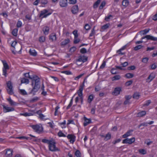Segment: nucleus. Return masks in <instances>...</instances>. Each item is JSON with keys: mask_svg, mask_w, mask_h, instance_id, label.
<instances>
[{"mask_svg": "<svg viewBox=\"0 0 157 157\" xmlns=\"http://www.w3.org/2000/svg\"><path fill=\"white\" fill-rule=\"evenodd\" d=\"M24 75L25 77L28 78L32 80L31 85L33 88L29 92V94H32L33 95H35L36 93L38 91L40 88V78L36 75H33L32 76H30L29 75V73H25Z\"/></svg>", "mask_w": 157, "mask_h": 157, "instance_id": "obj_1", "label": "nucleus"}, {"mask_svg": "<svg viewBox=\"0 0 157 157\" xmlns=\"http://www.w3.org/2000/svg\"><path fill=\"white\" fill-rule=\"evenodd\" d=\"M56 143L52 141L48 145L49 150L52 151H59V149L56 147Z\"/></svg>", "mask_w": 157, "mask_h": 157, "instance_id": "obj_2", "label": "nucleus"}, {"mask_svg": "<svg viewBox=\"0 0 157 157\" xmlns=\"http://www.w3.org/2000/svg\"><path fill=\"white\" fill-rule=\"evenodd\" d=\"M31 127L35 132L38 133H41L43 130V127L38 124L32 125Z\"/></svg>", "mask_w": 157, "mask_h": 157, "instance_id": "obj_3", "label": "nucleus"}, {"mask_svg": "<svg viewBox=\"0 0 157 157\" xmlns=\"http://www.w3.org/2000/svg\"><path fill=\"white\" fill-rule=\"evenodd\" d=\"M48 11L46 9L43 10L40 12V13L39 15V17H41L42 18H46L48 16L51 14V13H48Z\"/></svg>", "mask_w": 157, "mask_h": 157, "instance_id": "obj_4", "label": "nucleus"}, {"mask_svg": "<svg viewBox=\"0 0 157 157\" xmlns=\"http://www.w3.org/2000/svg\"><path fill=\"white\" fill-rule=\"evenodd\" d=\"M145 38H146L147 40H150L154 41H157V37L150 35H147L144 36H143L141 38V40H142Z\"/></svg>", "mask_w": 157, "mask_h": 157, "instance_id": "obj_5", "label": "nucleus"}, {"mask_svg": "<svg viewBox=\"0 0 157 157\" xmlns=\"http://www.w3.org/2000/svg\"><path fill=\"white\" fill-rule=\"evenodd\" d=\"M135 137H132L130 139L126 138L123 140L122 143L123 144H131L135 141Z\"/></svg>", "mask_w": 157, "mask_h": 157, "instance_id": "obj_6", "label": "nucleus"}, {"mask_svg": "<svg viewBox=\"0 0 157 157\" xmlns=\"http://www.w3.org/2000/svg\"><path fill=\"white\" fill-rule=\"evenodd\" d=\"M85 80L84 82H83L82 84L80 86L79 89L78 91V96L79 97L82 96V91L83 89V87L84 86V83Z\"/></svg>", "mask_w": 157, "mask_h": 157, "instance_id": "obj_7", "label": "nucleus"}, {"mask_svg": "<svg viewBox=\"0 0 157 157\" xmlns=\"http://www.w3.org/2000/svg\"><path fill=\"white\" fill-rule=\"evenodd\" d=\"M67 138L70 140V142L71 143H73L75 140V136L73 134H69L67 136Z\"/></svg>", "mask_w": 157, "mask_h": 157, "instance_id": "obj_8", "label": "nucleus"}, {"mask_svg": "<svg viewBox=\"0 0 157 157\" xmlns=\"http://www.w3.org/2000/svg\"><path fill=\"white\" fill-rule=\"evenodd\" d=\"M121 88L120 87H117L115 88L114 91L112 93V94L116 96L120 94Z\"/></svg>", "mask_w": 157, "mask_h": 157, "instance_id": "obj_9", "label": "nucleus"}, {"mask_svg": "<svg viewBox=\"0 0 157 157\" xmlns=\"http://www.w3.org/2000/svg\"><path fill=\"white\" fill-rule=\"evenodd\" d=\"M3 112L4 113H6L10 111H13L14 110V109L12 107H6L5 105H3Z\"/></svg>", "mask_w": 157, "mask_h": 157, "instance_id": "obj_10", "label": "nucleus"}, {"mask_svg": "<svg viewBox=\"0 0 157 157\" xmlns=\"http://www.w3.org/2000/svg\"><path fill=\"white\" fill-rule=\"evenodd\" d=\"M49 40H51L52 42L55 41L57 39L56 34L54 33L50 34L49 36Z\"/></svg>", "mask_w": 157, "mask_h": 157, "instance_id": "obj_11", "label": "nucleus"}, {"mask_svg": "<svg viewBox=\"0 0 157 157\" xmlns=\"http://www.w3.org/2000/svg\"><path fill=\"white\" fill-rule=\"evenodd\" d=\"M59 4L61 7H65L67 6V0H60Z\"/></svg>", "mask_w": 157, "mask_h": 157, "instance_id": "obj_12", "label": "nucleus"}, {"mask_svg": "<svg viewBox=\"0 0 157 157\" xmlns=\"http://www.w3.org/2000/svg\"><path fill=\"white\" fill-rule=\"evenodd\" d=\"M88 58L84 56H79L78 59L77 60V61H82L84 63L87 60Z\"/></svg>", "mask_w": 157, "mask_h": 157, "instance_id": "obj_13", "label": "nucleus"}, {"mask_svg": "<svg viewBox=\"0 0 157 157\" xmlns=\"http://www.w3.org/2000/svg\"><path fill=\"white\" fill-rule=\"evenodd\" d=\"M155 77V75L153 73H151L146 79V82H150L152 81Z\"/></svg>", "mask_w": 157, "mask_h": 157, "instance_id": "obj_14", "label": "nucleus"}, {"mask_svg": "<svg viewBox=\"0 0 157 157\" xmlns=\"http://www.w3.org/2000/svg\"><path fill=\"white\" fill-rule=\"evenodd\" d=\"M78 6L77 5H75L72 7L71 11L73 13L75 14L78 12Z\"/></svg>", "mask_w": 157, "mask_h": 157, "instance_id": "obj_15", "label": "nucleus"}, {"mask_svg": "<svg viewBox=\"0 0 157 157\" xmlns=\"http://www.w3.org/2000/svg\"><path fill=\"white\" fill-rule=\"evenodd\" d=\"M84 120V126H86L89 124L91 122V120L90 119H87L86 117L84 116L83 117Z\"/></svg>", "mask_w": 157, "mask_h": 157, "instance_id": "obj_16", "label": "nucleus"}, {"mask_svg": "<svg viewBox=\"0 0 157 157\" xmlns=\"http://www.w3.org/2000/svg\"><path fill=\"white\" fill-rule=\"evenodd\" d=\"M70 42V40L68 38L64 40L63 41L60 43L61 46L62 47H64Z\"/></svg>", "mask_w": 157, "mask_h": 157, "instance_id": "obj_17", "label": "nucleus"}, {"mask_svg": "<svg viewBox=\"0 0 157 157\" xmlns=\"http://www.w3.org/2000/svg\"><path fill=\"white\" fill-rule=\"evenodd\" d=\"M133 130H130L128 131H127L126 133L124 134L122 136V137L123 138H126L128 136H130L131 135V133L133 132Z\"/></svg>", "mask_w": 157, "mask_h": 157, "instance_id": "obj_18", "label": "nucleus"}, {"mask_svg": "<svg viewBox=\"0 0 157 157\" xmlns=\"http://www.w3.org/2000/svg\"><path fill=\"white\" fill-rule=\"evenodd\" d=\"M13 151L12 150L8 149L7 150L6 155L7 157H11L12 155Z\"/></svg>", "mask_w": 157, "mask_h": 157, "instance_id": "obj_19", "label": "nucleus"}, {"mask_svg": "<svg viewBox=\"0 0 157 157\" xmlns=\"http://www.w3.org/2000/svg\"><path fill=\"white\" fill-rule=\"evenodd\" d=\"M100 136L101 137H104L105 138L104 139V140H107L110 139L111 137V135L109 133H108L105 136L101 135H100Z\"/></svg>", "mask_w": 157, "mask_h": 157, "instance_id": "obj_20", "label": "nucleus"}, {"mask_svg": "<svg viewBox=\"0 0 157 157\" xmlns=\"http://www.w3.org/2000/svg\"><path fill=\"white\" fill-rule=\"evenodd\" d=\"M49 31V28L48 26H46L43 29V31L44 32V34L45 35H47Z\"/></svg>", "mask_w": 157, "mask_h": 157, "instance_id": "obj_21", "label": "nucleus"}, {"mask_svg": "<svg viewBox=\"0 0 157 157\" xmlns=\"http://www.w3.org/2000/svg\"><path fill=\"white\" fill-rule=\"evenodd\" d=\"M146 114V112L145 111H142L137 113V117H142Z\"/></svg>", "mask_w": 157, "mask_h": 157, "instance_id": "obj_22", "label": "nucleus"}, {"mask_svg": "<svg viewBox=\"0 0 157 157\" xmlns=\"http://www.w3.org/2000/svg\"><path fill=\"white\" fill-rule=\"evenodd\" d=\"M110 25V24L109 23H107L101 26V29L102 30H101V29L100 30V31H102L103 30H105L108 29L109 26Z\"/></svg>", "mask_w": 157, "mask_h": 157, "instance_id": "obj_23", "label": "nucleus"}, {"mask_svg": "<svg viewBox=\"0 0 157 157\" xmlns=\"http://www.w3.org/2000/svg\"><path fill=\"white\" fill-rule=\"evenodd\" d=\"M149 29H145L144 30L140 31V33L141 35H145L149 32Z\"/></svg>", "mask_w": 157, "mask_h": 157, "instance_id": "obj_24", "label": "nucleus"}, {"mask_svg": "<svg viewBox=\"0 0 157 157\" xmlns=\"http://www.w3.org/2000/svg\"><path fill=\"white\" fill-rule=\"evenodd\" d=\"M134 76L133 74L131 73H127L125 74L124 77L127 78H132Z\"/></svg>", "mask_w": 157, "mask_h": 157, "instance_id": "obj_25", "label": "nucleus"}, {"mask_svg": "<svg viewBox=\"0 0 157 157\" xmlns=\"http://www.w3.org/2000/svg\"><path fill=\"white\" fill-rule=\"evenodd\" d=\"M97 130V126H95L90 131L91 134L92 135H94L96 134V132Z\"/></svg>", "mask_w": 157, "mask_h": 157, "instance_id": "obj_26", "label": "nucleus"}, {"mask_svg": "<svg viewBox=\"0 0 157 157\" xmlns=\"http://www.w3.org/2000/svg\"><path fill=\"white\" fill-rule=\"evenodd\" d=\"M29 52L30 55L33 56H36L37 54L35 50L34 49H30L29 51Z\"/></svg>", "mask_w": 157, "mask_h": 157, "instance_id": "obj_27", "label": "nucleus"}, {"mask_svg": "<svg viewBox=\"0 0 157 157\" xmlns=\"http://www.w3.org/2000/svg\"><path fill=\"white\" fill-rule=\"evenodd\" d=\"M21 83H25L27 84L29 83V81L28 79L23 78H21Z\"/></svg>", "mask_w": 157, "mask_h": 157, "instance_id": "obj_28", "label": "nucleus"}, {"mask_svg": "<svg viewBox=\"0 0 157 157\" xmlns=\"http://www.w3.org/2000/svg\"><path fill=\"white\" fill-rule=\"evenodd\" d=\"M121 76L119 75H117L114 76L112 78V81L118 80L120 79Z\"/></svg>", "mask_w": 157, "mask_h": 157, "instance_id": "obj_29", "label": "nucleus"}, {"mask_svg": "<svg viewBox=\"0 0 157 157\" xmlns=\"http://www.w3.org/2000/svg\"><path fill=\"white\" fill-rule=\"evenodd\" d=\"M18 30V29L16 28L13 29L12 31V34L14 36L16 37L17 36Z\"/></svg>", "mask_w": 157, "mask_h": 157, "instance_id": "obj_30", "label": "nucleus"}, {"mask_svg": "<svg viewBox=\"0 0 157 157\" xmlns=\"http://www.w3.org/2000/svg\"><path fill=\"white\" fill-rule=\"evenodd\" d=\"M94 98V95L92 94L90 95L88 98L87 101L89 103H90L92 101Z\"/></svg>", "mask_w": 157, "mask_h": 157, "instance_id": "obj_31", "label": "nucleus"}, {"mask_svg": "<svg viewBox=\"0 0 157 157\" xmlns=\"http://www.w3.org/2000/svg\"><path fill=\"white\" fill-rule=\"evenodd\" d=\"M2 63L4 66L3 69H9V66L6 61H2Z\"/></svg>", "mask_w": 157, "mask_h": 157, "instance_id": "obj_32", "label": "nucleus"}, {"mask_svg": "<svg viewBox=\"0 0 157 157\" xmlns=\"http://www.w3.org/2000/svg\"><path fill=\"white\" fill-rule=\"evenodd\" d=\"M52 140H49L46 139H44L42 140V142L44 143H46L49 145V144L51 142Z\"/></svg>", "mask_w": 157, "mask_h": 157, "instance_id": "obj_33", "label": "nucleus"}, {"mask_svg": "<svg viewBox=\"0 0 157 157\" xmlns=\"http://www.w3.org/2000/svg\"><path fill=\"white\" fill-rule=\"evenodd\" d=\"M20 115L25 117H27L32 116L33 115V114L32 113H28L26 112L23 113H20Z\"/></svg>", "mask_w": 157, "mask_h": 157, "instance_id": "obj_34", "label": "nucleus"}, {"mask_svg": "<svg viewBox=\"0 0 157 157\" xmlns=\"http://www.w3.org/2000/svg\"><path fill=\"white\" fill-rule=\"evenodd\" d=\"M75 155L77 157H81V154L80 151L78 150H77L75 152Z\"/></svg>", "mask_w": 157, "mask_h": 157, "instance_id": "obj_35", "label": "nucleus"}, {"mask_svg": "<svg viewBox=\"0 0 157 157\" xmlns=\"http://www.w3.org/2000/svg\"><path fill=\"white\" fill-rule=\"evenodd\" d=\"M7 100L11 105H16V103L13 101L10 98L8 99Z\"/></svg>", "mask_w": 157, "mask_h": 157, "instance_id": "obj_36", "label": "nucleus"}, {"mask_svg": "<svg viewBox=\"0 0 157 157\" xmlns=\"http://www.w3.org/2000/svg\"><path fill=\"white\" fill-rule=\"evenodd\" d=\"M144 46L142 45H139L136 46L134 48V50L136 51H137L141 49Z\"/></svg>", "mask_w": 157, "mask_h": 157, "instance_id": "obj_37", "label": "nucleus"}, {"mask_svg": "<svg viewBox=\"0 0 157 157\" xmlns=\"http://www.w3.org/2000/svg\"><path fill=\"white\" fill-rule=\"evenodd\" d=\"M106 4V2L105 1H103L101 3V5L99 6L100 9H102L105 6Z\"/></svg>", "mask_w": 157, "mask_h": 157, "instance_id": "obj_38", "label": "nucleus"}, {"mask_svg": "<svg viewBox=\"0 0 157 157\" xmlns=\"http://www.w3.org/2000/svg\"><path fill=\"white\" fill-rule=\"evenodd\" d=\"M39 98L37 97H34L30 101V103H33L38 100Z\"/></svg>", "mask_w": 157, "mask_h": 157, "instance_id": "obj_39", "label": "nucleus"}, {"mask_svg": "<svg viewBox=\"0 0 157 157\" xmlns=\"http://www.w3.org/2000/svg\"><path fill=\"white\" fill-rule=\"evenodd\" d=\"M139 151L140 153L143 155H145L146 154V151L143 149H140L139 150Z\"/></svg>", "mask_w": 157, "mask_h": 157, "instance_id": "obj_40", "label": "nucleus"}, {"mask_svg": "<svg viewBox=\"0 0 157 157\" xmlns=\"http://www.w3.org/2000/svg\"><path fill=\"white\" fill-rule=\"evenodd\" d=\"M58 135L59 137H66V136L61 131H59L58 133Z\"/></svg>", "mask_w": 157, "mask_h": 157, "instance_id": "obj_41", "label": "nucleus"}, {"mask_svg": "<svg viewBox=\"0 0 157 157\" xmlns=\"http://www.w3.org/2000/svg\"><path fill=\"white\" fill-rule=\"evenodd\" d=\"M140 95L138 93H135L133 95V98L136 99H138L139 98Z\"/></svg>", "mask_w": 157, "mask_h": 157, "instance_id": "obj_42", "label": "nucleus"}, {"mask_svg": "<svg viewBox=\"0 0 157 157\" xmlns=\"http://www.w3.org/2000/svg\"><path fill=\"white\" fill-rule=\"evenodd\" d=\"M128 2L127 0H124L122 2V5L124 6H127L128 5Z\"/></svg>", "mask_w": 157, "mask_h": 157, "instance_id": "obj_43", "label": "nucleus"}, {"mask_svg": "<svg viewBox=\"0 0 157 157\" xmlns=\"http://www.w3.org/2000/svg\"><path fill=\"white\" fill-rule=\"evenodd\" d=\"M8 93L10 95H12L13 94L12 88H9L7 90Z\"/></svg>", "mask_w": 157, "mask_h": 157, "instance_id": "obj_44", "label": "nucleus"}, {"mask_svg": "<svg viewBox=\"0 0 157 157\" xmlns=\"http://www.w3.org/2000/svg\"><path fill=\"white\" fill-rule=\"evenodd\" d=\"M148 122H144L143 123H142L140 124L138 126V128H140V127L142 126H148Z\"/></svg>", "mask_w": 157, "mask_h": 157, "instance_id": "obj_45", "label": "nucleus"}, {"mask_svg": "<svg viewBox=\"0 0 157 157\" xmlns=\"http://www.w3.org/2000/svg\"><path fill=\"white\" fill-rule=\"evenodd\" d=\"M45 40V37L44 36H40L39 38V41L41 42H43Z\"/></svg>", "mask_w": 157, "mask_h": 157, "instance_id": "obj_46", "label": "nucleus"}, {"mask_svg": "<svg viewBox=\"0 0 157 157\" xmlns=\"http://www.w3.org/2000/svg\"><path fill=\"white\" fill-rule=\"evenodd\" d=\"M72 103H73V98H72L70 101V102L69 103V104L68 105L66 109L67 110L71 106V105H72Z\"/></svg>", "mask_w": 157, "mask_h": 157, "instance_id": "obj_47", "label": "nucleus"}, {"mask_svg": "<svg viewBox=\"0 0 157 157\" xmlns=\"http://www.w3.org/2000/svg\"><path fill=\"white\" fill-rule=\"evenodd\" d=\"M136 67L134 65L128 67L127 68V69L128 70H133L136 69Z\"/></svg>", "mask_w": 157, "mask_h": 157, "instance_id": "obj_48", "label": "nucleus"}, {"mask_svg": "<svg viewBox=\"0 0 157 157\" xmlns=\"http://www.w3.org/2000/svg\"><path fill=\"white\" fill-rule=\"evenodd\" d=\"M133 81L132 80H130L126 82L125 85L126 86H129L132 83Z\"/></svg>", "mask_w": 157, "mask_h": 157, "instance_id": "obj_49", "label": "nucleus"}, {"mask_svg": "<svg viewBox=\"0 0 157 157\" xmlns=\"http://www.w3.org/2000/svg\"><path fill=\"white\" fill-rule=\"evenodd\" d=\"M151 68L152 70L155 69L157 67V65H156L155 63H153L150 65Z\"/></svg>", "mask_w": 157, "mask_h": 157, "instance_id": "obj_50", "label": "nucleus"}, {"mask_svg": "<svg viewBox=\"0 0 157 157\" xmlns=\"http://www.w3.org/2000/svg\"><path fill=\"white\" fill-rule=\"evenodd\" d=\"M22 23L21 21H18L17 24V28H20L22 26Z\"/></svg>", "mask_w": 157, "mask_h": 157, "instance_id": "obj_51", "label": "nucleus"}, {"mask_svg": "<svg viewBox=\"0 0 157 157\" xmlns=\"http://www.w3.org/2000/svg\"><path fill=\"white\" fill-rule=\"evenodd\" d=\"M149 60V58L147 57H145L143 58L142 61L144 63H147Z\"/></svg>", "mask_w": 157, "mask_h": 157, "instance_id": "obj_52", "label": "nucleus"}, {"mask_svg": "<svg viewBox=\"0 0 157 157\" xmlns=\"http://www.w3.org/2000/svg\"><path fill=\"white\" fill-rule=\"evenodd\" d=\"M61 73H64L67 75H72V73L71 72L69 71H61Z\"/></svg>", "mask_w": 157, "mask_h": 157, "instance_id": "obj_53", "label": "nucleus"}, {"mask_svg": "<svg viewBox=\"0 0 157 157\" xmlns=\"http://www.w3.org/2000/svg\"><path fill=\"white\" fill-rule=\"evenodd\" d=\"M7 87L8 88V89L9 88H12L13 87V86H12V84L11 83V82L10 81H8V82L7 83Z\"/></svg>", "mask_w": 157, "mask_h": 157, "instance_id": "obj_54", "label": "nucleus"}, {"mask_svg": "<svg viewBox=\"0 0 157 157\" xmlns=\"http://www.w3.org/2000/svg\"><path fill=\"white\" fill-rule=\"evenodd\" d=\"M16 138L19 139H25L27 140L31 139L30 138V137H25V136H24L18 137H16Z\"/></svg>", "mask_w": 157, "mask_h": 157, "instance_id": "obj_55", "label": "nucleus"}, {"mask_svg": "<svg viewBox=\"0 0 157 157\" xmlns=\"http://www.w3.org/2000/svg\"><path fill=\"white\" fill-rule=\"evenodd\" d=\"M80 52L81 53L84 54L87 52V51L85 48H82L80 49Z\"/></svg>", "mask_w": 157, "mask_h": 157, "instance_id": "obj_56", "label": "nucleus"}, {"mask_svg": "<svg viewBox=\"0 0 157 157\" xmlns=\"http://www.w3.org/2000/svg\"><path fill=\"white\" fill-rule=\"evenodd\" d=\"M20 92L23 95H25L27 94L26 92L24 90H23V89L20 90Z\"/></svg>", "mask_w": 157, "mask_h": 157, "instance_id": "obj_57", "label": "nucleus"}, {"mask_svg": "<svg viewBox=\"0 0 157 157\" xmlns=\"http://www.w3.org/2000/svg\"><path fill=\"white\" fill-rule=\"evenodd\" d=\"M73 33L75 36V38H77L78 36V35L77 33V30H75L73 32Z\"/></svg>", "mask_w": 157, "mask_h": 157, "instance_id": "obj_58", "label": "nucleus"}, {"mask_svg": "<svg viewBox=\"0 0 157 157\" xmlns=\"http://www.w3.org/2000/svg\"><path fill=\"white\" fill-rule=\"evenodd\" d=\"M80 39H78L77 38H75L74 37V43L75 44H77L79 43L80 41Z\"/></svg>", "mask_w": 157, "mask_h": 157, "instance_id": "obj_59", "label": "nucleus"}, {"mask_svg": "<svg viewBox=\"0 0 157 157\" xmlns=\"http://www.w3.org/2000/svg\"><path fill=\"white\" fill-rule=\"evenodd\" d=\"M76 48L75 47L73 46L71 47L70 49V52H74L76 50Z\"/></svg>", "mask_w": 157, "mask_h": 157, "instance_id": "obj_60", "label": "nucleus"}, {"mask_svg": "<svg viewBox=\"0 0 157 157\" xmlns=\"http://www.w3.org/2000/svg\"><path fill=\"white\" fill-rule=\"evenodd\" d=\"M84 29L86 30H88L89 29H90V25H88V24H86L84 26Z\"/></svg>", "mask_w": 157, "mask_h": 157, "instance_id": "obj_61", "label": "nucleus"}, {"mask_svg": "<svg viewBox=\"0 0 157 157\" xmlns=\"http://www.w3.org/2000/svg\"><path fill=\"white\" fill-rule=\"evenodd\" d=\"M84 74V73L82 74H81L80 75H79L78 76L76 77L75 78V80H77L79 78H81L82 77L83 75Z\"/></svg>", "mask_w": 157, "mask_h": 157, "instance_id": "obj_62", "label": "nucleus"}, {"mask_svg": "<svg viewBox=\"0 0 157 157\" xmlns=\"http://www.w3.org/2000/svg\"><path fill=\"white\" fill-rule=\"evenodd\" d=\"M98 6V0H97L94 4L93 7L94 8H96Z\"/></svg>", "mask_w": 157, "mask_h": 157, "instance_id": "obj_63", "label": "nucleus"}, {"mask_svg": "<svg viewBox=\"0 0 157 157\" xmlns=\"http://www.w3.org/2000/svg\"><path fill=\"white\" fill-rule=\"evenodd\" d=\"M111 72L113 74H116L117 73L116 71V69L115 68H112L111 70Z\"/></svg>", "mask_w": 157, "mask_h": 157, "instance_id": "obj_64", "label": "nucleus"}]
</instances>
